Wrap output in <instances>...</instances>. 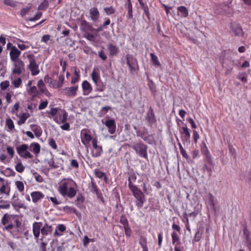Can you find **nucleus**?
I'll return each instance as SVG.
<instances>
[{
  "instance_id": "obj_54",
  "label": "nucleus",
  "mask_w": 251,
  "mask_h": 251,
  "mask_svg": "<svg viewBox=\"0 0 251 251\" xmlns=\"http://www.w3.org/2000/svg\"><path fill=\"white\" fill-rule=\"evenodd\" d=\"M15 169L17 172L22 173L25 170V167L23 166L22 162H20L15 166Z\"/></svg>"
},
{
  "instance_id": "obj_4",
  "label": "nucleus",
  "mask_w": 251,
  "mask_h": 251,
  "mask_svg": "<svg viewBox=\"0 0 251 251\" xmlns=\"http://www.w3.org/2000/svg\"><path fill=\"white\" fill-rule=\"evenodd\" d=\"M133 196L136 199L135 205L138 208H141L143 206L144 203L146 201L145 195L142 191L138 188L130 190Z\"/></svg>"
},
{
  "instance_id": "obj_63",
  "label": "nucleus",
  "mask_w": 251,
  "mask_h": 251,
  "mask_svg": "<svg viewBox=\"0 0 251 251\" xmlns=\"http://www.w3.org/2000/svg\"><path fill=\"white\" fill-rule=\"evenodd\" d=\"M12 84L15 88H18L22 84V79L21 78H18L15 79L13 82Z\"/></svg>"
},
{
  "instance_id": "obj_28",
  "label": "nucleus",
  "mask_w": 251,
  "mask_h": 251,
  "mask_svg": "<svg viewBox=\"0 0 251 251\" xmlns=\"http://www.w3.org/2000/svg\"><path fill=\"white\" fill-rule=\"evenodd\" d=\"M66 229V227L64 225L59 224L56 227L53 233L54 237H59L63 235L62 233Z\"/></svg>"
},
{
  "instance_id": "obj_44",
  "label": "nucleus",
  "mask_w": 251,
  "mask_h": 251,
  "mask_svg": "<svg viewBox=\"0 0 251 251\" xmlns=\"http://www.w3.org/2000/svg\"><path fill=\"white\" fill-rule=\"evenodd\" d=\"M37 86L40 91L42 93L47 91L45 83L42 79H40L37 83Z\"/></svg>"
},
{
  "instance_id": "obj_16",
  "label": "nucleus",
  "mask_w": 251,
  "mask_h": 251,
  "mask_svg": "<svg viewBox=\"0 0 251 251\" xmlns=\"http://www.w3.org/2000/svg\"><path fill=\"white\" fill-rule=\"evenodd\" d=\"M68 113L65 110H61L58 112V114L55 117L54 121L58 123H63L66 122L67 119Z\"/></svg>"
},
{
  "instance_id": "obj_17",
  "label": "nucleus",
  "mask_w": 251,
  "mask_h": 251,
  "mask_svg": "<svg viewBox=\"0 0 251 251\" xmlns=\"http://www.w3.org/2000/svg\"><path fill=\"white\" fill-rule=\"evenodd\" d=\"M145 119L150 125H152L156 122L153 109L151 106L148 110Z\"/></svg>"
},
{
  "instance_id": "obj_48",
  "label": "nucleus",
  "mask_w": 251,
  "mask_h": 251,
  "mask_svg": "<svg viewBox=\"0 0 251 251\" xmlns=\"http://www.w3.org/2000/svg\"><path fill=\"white\" fill-rule=\"evenodd\" d=\"M49 6L48 0H44L38 6V9L39 10H46Z\"/></svg>"
},
{
  "instance_id": "obj_20",
  "label": "nucleus",
  "mask_w": 251,
  "mask_h": 251,
  "mask_svg": "<svg viewBox=\"0 0 251 251\" xmlns=\"http://www.w3.org/2000/svg\"><path fill=\"white\" fill-rule=\"evenodd\" d=\"M105 125L108 128V131L110 134H114L116 131V125L114 119H109L105 123Z\"/></svg>"
},
{
  "instance_id": "obj_56",
  "label": "nucleus",
  "mask_w": 251,
  "mask_h": 251,
  "mask_svg": "<svg viewBox=\"0 0 251 251\" xmlns=\"http://www.w3.org/2000/svg\"><path fill=\"white\" fill-rule=\"evenodd\" d=\"M104 10L108 15L113 14L115 12V9L112 6L105 7L104 8Z\"/></svg>"
},
{
  "instance_id": "obj_34",
  "label": "nucleus",
  "mask_w": 251,
  "mask_h": 251,
  "mask_svg": "<svg viewBox=\"0 0 251 251\" xmlns=\"http://www.w3.org/2000/svg\"><path fill=\"white\" fill-rule=\"evenodd\" d=\"M31 130L33 131L36 137H39L41 136L42 129L40 126L37 125H31Z\"/></svg>"
},
{
  "instance_id": "obj_42",
  "label": "nucleus",
  "mask_w": 251,
  "mask_h": 251,
  "mask_svg": "<svg viewBox=\"0 0 251 251\" xmlns=\"http://www.w3.org/2000/svg\"><path fill=\"white\" fill-rule=\"evenodd\" d=\"M89 187L90 188L91 190L96 194V195H100V191L98 189L97 185L94 181H91V183L89 184Z\"/></svg>"
},
{
  "instance_id": "obj_27",
  "label": "nucleus",
  "mask_w": 251,
  "mask_h": 251,
  "mask_svg": "<svg viewBox=\"0 0 251 251\" xmlns=\"http://www.w3.org/2000/svg\"><path fill=\"white\" fill-rule=\"evenodd\" d=\"M91 19L94 21H97L100 17V12L98 9L94 7L91 8L89 11Z\"/></svg>"
},
{
  "instance_id": "obj_49",
  "label": "nucleus",
  "mask_w": 251,
  "mask_h": 251,
  "mask_svg": "<svg viewBox=\"0 0 251 251\" xmlns=\"http://www.w3.org/2000/svg\"><path fill=\"white\" fill-rule=\"evenodd\" d=\"M15 185L20 193H23L24 191L25 186L22 181H16L15 182Z\"/></svg>"
},
{
  "instance_id": "obj_10",
  "label": "nucleus",
  "mask_w": 251,
  "mask_h": 251,
  "mask_svg": "<svg viewBox=\"0 0 251 251\" xmlns=\"http://www.w3.org/2000/svg\"><path fill=\"white\" fill-rule=\"evenodd\" d=\"M89 133L90 131L87 129H83L81 131V142L86 148L89 146L90 141H92L93 139Z\"/></svg>"
},
{
  "instance_id": "obj_50",
  "label": "nucleus",
  "mask_w": 251,
  "mask_h": 251,
  "mask_svg": "<svg viewBox=\"0 0 251 251\" xmlns=\"http://www.w3.org/2000/svg\"><path fill=\"white\" fill-rule=\"evenodd\" d=\"M120 223L123 225V227L129 225L126 216L124 214H123L120 216Z\"/></svg>"
},
{
  "instance_id": "obj_61",
  "label": "nucleus",
  "mask_w": 251,
  "mask_h": 251,
  "mask_svg": "<svg viewBox=\"0 0 251 251\" xmlns=\"http://www.w3.org/2000/svg\"><path fill=\"white\" fill-rule=\"evenodd\" d=\"M193 138L194 143L195 144H197L198 141L200 139V136L198 132L195 130L193 131Z\"/></svg>"
},
{
  "instance_id": "obj_35",
  "label": "nucleus",
  "mask_w": 251,
  "mask_h": 251,
  "mask_svg": "<svg viewBox=\"0 0 251 251\" xmlns=\"http://www.w3.org/2000/svg\"><path fill=\"white\" fill-rule=\"evenodd\" d=\"M178 11L180 15L183 18L187 17L188 16L189 12L187 8L184 6H180L177 7Z\"/></svg>"
},
{
  "instance_id": "obj_32",
  "label": "nucleus",
  "mask_w": 251,
  "mask_h": 251,
  "mask_svg": "<svg viewBox=\"0 0 251 251\" xmlns=\"http://www.w3.org/2000/svg\"><path fill=\"white\" fill-rule=\"evenodd\" d=\"M204 148H205V150L203 151V149H202V151L203 154L205 156L206 161L210 165H213L211 155L205 144L204 145Z\"/></svg>"
},
{
  "instance_id": "obj_8",
  "label": "nucleus",
  "mask_w": 251,
  "mask_h": 251,
  "mask_svg": "<svg viewBox=\"0 0 251 251\" xmlns=\"http://www.w3.org/2000/svg\"><path fill=\"white\" fill-rule=\"evenodd\" d=\"M27 58L29 60V64L28 65V69L31 72L32 75H37L40 70L39 66L37 64L35 60V56L33 54H30L27 55Z\"/></svg>"
},
{
  "instance_id": "obj_21",
  "label": "nucleus",
  "mask_w": 251,
  "mask_h": 251,
  "mask_svg": "<svg viewBox=\"0 0 251 251\" xmlns=\"http://www.w3.org/2000/svg\"><path fill=\"white\" fill-rule=\"evenodd\" d=\"M78 86H74L70 87H65L63 89L64 93L70 97H74L76 95Z\"/></svg>"
},
{
  "instance_id": "obj_52",
  "label": "nucleus",
  "mask_w": 251,
  "mask_h": 251,
  "mask_svg": "<svg viewBox=\"0 0 251 251\" xmlns=\"http://www.w3.org/2000/svg\"><path fill=\"white\" fill-rule=\"evenodd\" d=\"M6 126L10 130H13L15 127L14 122L10 118L6 119Z\"/></svg>"
},
{
  "instance_id": "obj_1",
  "label": "nucleus",
  "mask_w": 251,
  "mask_h": 251,
  "mask_svg": "<svg viewBox=\"0 0 251 251\" xmlns=\"http://www.w3.org/2000/svg\"><path fill=\"white\" fill-rule=\"evenodd\" d=\"M76 183L70 178H64L58 184V191L64 198H73L76 194Z\"/></svg>"
},
{
  "instance_id": "obj_45",
  "label": "nucleus",
  "mask_w": 251,
  "mask_h": 251,
  "mask_svg": "<svg viewBox=\"0 0 251 251\" xmlns=\"http://www.w3.org/2000/svg\"><path fill=\"white\" fill-rule=\"evenodd\" d=\"M80 25H81V27L84 30H90L92 28V26L90 25V24L84 19L81 20Z\"/></svg>"
},
{
  "instance_id": "obj_31",
  "label": "nucleus",
  "mask_w": 251,
  "mask_h": 251,
  "mask_svg": "<svg viewBox=\"0 0 251 251\" xmlns=\"http://www.w3.org/2000/svg\"><path fill=\"white\" fill-rule=\"evenodd\" d=\"M10 192V187L7 184H2L0 187V195H5L6 197H9Z\"/></svg>"
},
{
  "instance_id": "obj_53",
  "label": "nucleus",
  "mask_w": 251,
  "mask_h": 251,
  "mask_svg": "<svg viewBox=\"0 0 251 251\" xmlns=\"http://www.w3.org/2000/svg\"><path fill=\"white\" fill-rule=\"evenodd\" d=\"M118 200L117 201V203L116 204V208L118 210H121V211L123 212L124 210V208L123 206V205L121 203V201L120 198V196L119 194H117Z\"/></svg>"
},
{
  "instance_id": "obj_36",
  "label": "nucleus",
  "mask_w": 251,
  "mask_h": 251,
  "mask_svg": "<svg viewBox=\"0 0 251 251\" xmlns=\"http://www.w3.org/2000/svg\"><path fill=\"white\" fill-rule=\"evenodd\" d=\"M139 243L140 245L141 246L143 251L148 250V240L147 238L141 236L139 239Z\"/></svg>"
},
{
  "instance_id": "obj_25",
  "label": "nucleus",
  "mask_w": 251,
  "mask_h": 251,
  "mask_svg": "<svg viewBox=\"0 0 251 251\" xmlns=\"http://www.w3.org/2000/svg\"><path fill=\"white\" fill-rule=\"evenodd\" d=\"M82 88L83 91V95L86 96L90 94L93 89L91 84L87 80H84L82 83Z\"/></svg>"
},
{
  "instance_id": "obj_37",
  "label": "nucleus",
  "mask_w": 251,
  "mask_h": 251,
  "mask_svg": "<svg viewBox=\"0 0 251 251\" xmlns=\"http://www.w3.org/2000/svg\"><path fill=\"white\" fill-rule=\"evenodd\" d=\"M30 115L28 113H23L20 117V120L18 121L17 124L18 125H22L25 123L26 119L29 118Z\"/></svg>"
},
{
  "instance_id": "obj_57",
  "label": "nucleus",
  "mask_w": 251,
  "mask_h": 251,
  "mask_svg": "<svg viewBox=\"0 0 251 251\" xmlns=\"http://www.w3.org/2000/svg\"><path fill=\"white\" fill-rule=\"evenodd\" d=\"M64 75H60L58 78V82L56 84V88H60L62 86L63 83L64 81Z\"/></svg>"
},
{
  "instance_id": "obj_58",
  "label": "nucleus",
  "mask_w": 251,
  "mask_h": 251,
  "mask_svg": "<svg viewBox=\"0 0 251 251\" xmlns=\"http://www.w3.org/2000/svg\"><path fill=\"white\" fill-rule=\"evenodd\" d=\"M3 3L6 5L10 6L12 7L16 6V3L13 0H3Z\"/></svg>"
},
{
  "instance_id": "obj_47",
  "label": "nucleus",
  "mask_w": 251,
  "mask_h": 251,
  "mask_svg": "<svg viewBox=\"0 0 251 251\" xmlns=\"http://www.w3.org/2000/svg\"><path fill=\"white\" fill-rule=\"evenodd\" d=\"M233 31L236 36H240L243 34V31L241 27L239 25H236L233 27Z\"/></svg>"
},
{
  "instance_id": "obj_33",
  "label": "nucleus",
  "mask_w": 251,
  "mask_h": 251,
  "mask_svg": "<svg viewBox=\"0 0 251 251\" xmlns=\"http://www.w3.org/2000/svg\"><path fill=\"white\" fill-rule=\"evenodd\" d=\"M107 49L111 56L116 55L119 51L118 48L112 44H109L107 46Z\"/></svg>"
},
{
  "instance_id": "obj_51",
  "label": "nucleus",
  "mask_w": 251,
  "mask_h": 251,
  "mask_svg": "<svg viewBox=\"0 0 251 251\" xmlns=\"http://www.w3.org/2000/svg\"><path fill=\"white\" fill-rule=\"evenodd\" d=\"M126 8L128 10V14H127V17L128 19H130L133 17L132 4H126Z\"/></svg>"
},
{
  "instance_id": "obj_15",
  "label": "nucleus",
  "mask_w": 251,
  "mask_h": 251,
  "mask_svg": "<svg viewBox=\"0 0 251 251\" xmlns=\"http://www.w3.org/2000/svg\"><path fill=\"white\" fill-rule=\"evenodd\" d=\"M206 203H207L211 209L216 211L217 200L212 193H209L205 197Z\"/></svg>"
},
{
  "instance_id": "obj_19",
  "label": "nucleus",
  "mask_w": 251,
  "mask_h": 251,
  "mask_svg": "<svg viewBox=\"0 0 251 251\" xmlns=\"http://www.w3.org/2000/svg\"><path fill=\"white\" fill-rule=\"evenodd\" d=\"M147 131H142L140 130L136 131L137 136L140 137L145 141L149 144H152L153 141V136L151 135H147Z\"/></svg>"
},
{
  "instance_id": "obj_24",
  "label": "nucleus",
  "mask_w": 251,
  "mask_h": 251,
  "mask_svg": "<svg viewBox=\"0 0 251 251\" xmlns=\"http://www.w3.org/2000/svg\"><path fill=\"white\" fill-rule=\"evenodd\" d=\"M42 223L40 222H34L32 225L33 233L35 239H38L41 231V226Z\"/></svg>"
},
{
  "instance_id": "obj_40",
  "label": "nucleus",
  "mask_w": 251,
  "mask_h": 251,
  "mask_svg": "<svg viewBox=\"0 0 251 251\" xmlns=\"http://www.w3.org/2000/svg\"><path fill=\"white\" fill-rule=\"evenodd\" d=\"M95 174L96 177L99 178H103L105 182H107V177L105 173L102 172L99 170H95Z\"/></svg>"
},
{
  "instance_id": "obj_12",
  "label": "nucleus",
  "mask_w": 251,
  "mask_h": 251,
  "mask_svg": "<svg viewBox=\"0 0 251 251\" xmlns=\"http://www.w3.org/2000/svg\"><path fill=\"white\" fill-rule=\"evenodd\" d=\"M190 130L186 126L181 127L179 130L180 134V138L183 144L187 142H190Z\"/></svg>"
},
{
  "instance_id": "obj_22",
  "label": "nucleus",
  "mask_w": 251,
  "mask_h": 251,
  "mask_svg": "<svg viewBox=\"0 0 251 251\" xmlns=\"http://www.w3.org/2000/svg\"><path fill=\"white\" fill-rule=\"evenodd\" d=\"M136 179L137 176L135 173H132L129 174L128 178V186L130 190L138 188L137 186L134 185L133 183L136 181Z\"/></svg>"
},
{
  "instance_id": "obj_6",
  "label": "nucleus",
  "mask_w": 251,
  "mask_h": 251,
  "mask_svg": "<svg viewBox=\"0 0 251 251\" xmlns=\"http://www.w3.org/2000/svg\"><path fill=\"white\" fill-rule=\"evenodd\" d=\"M132 148L135 151L140 157L144 158H148L147 149L148 146L144 143L140 142L139 143L134 144Z\"/></svg>"
},
{
  "instance_id": "obj_60",
  "label": "nucleus",
  "mask_w": 251,
  "mask_h": 251,
  "mask_svg": "<svg viewBox=\"0 0 251 251\" xmlns=\"http://www.w3.org/2000/svg\"><path fill=\"white\" fill-rule=\"evenodd\" d=\"M64 210L67 212L76 213V209L73 207L65 206L64 207Z\"/></svg>"
},
{
  "instance_id": "obj_38",
  "label": "nucleus",
  "mask_w": 251,
  "mask_h": 251,
  "mask_svg": "<svg viewBox=\"0 0 251 251\" xmlns=\"http://www.w3.org/2000/svg\"><path fill=\"white\" fill-rule=\"evenodd\" d=\"M150 55L151 57V61L152 64L155 66H160L161 64L158 60V57L153 53H151Z\"/></svg>"
},
{
  "instance_id": "obj_18",
  "label": "nucleus",
  "mask_w": 251,
  "mask_h": 251,
  "mask_svg": "<svg viewBox=\"0 0 251 251\" xmlns=\"http://www.w3.org/2000/svg\"><path fill=\"white\" fill-rule=\"evenodd\" d=\"M21 54V51L19 50L15 46H12L10 51V56L12 61L20 60L19 59Z\"/></svg>"
},
{
  "instance_id": "obj_41",
  "label": "nucleus",
  "mask_w": 251,
  "mask_h": 251,
  "mask_svg": "<svg viewBox=\"0 0 251 251\" xmlns=\"http://www.w3.org/2000/svg\"><path fill=\"white\" fill-rule=\"evenodd\" d=\"M44 81L45 83L48 84L49 86H52L54 88H56L55 81L53 80L51 77H50L48 75L45 76Z\"/></svg>"
},
{
  "instance_id": "obj_13",
  "label": "nucleus",
  "mask_w": 251,
  "mask_h": 251,
  "mask_svg": "<svg viewBox=\"0 0 251 251\" xmlns=\"http://www.w3.org/2000/svg\"><path fill=\"white\" fill-rule=\"evenodd\" d=\"M14 62V68L12 69V73L14 74L21 75L25 70V64L21 60L13 61Z\"/></svg>"
},
{
  "instance_id": "obj_5",
  "label": "nucleus",
  "mask_w": 251,
  "mask_h": 251,
  "mask_svg": "<svg viewBox=\"0 0 251 251\" xmlns=\"http://www.w3.org/2000/svg\"><path fill=\"white\" fill-rule=\"evenodd\" d=\"M91 76L93 82L96 86V91L100 92L103 91L104 86L100 79L99 70L94 69L91 74Z\"/></svg>"
},
{
  "instance_id": "obj_3",
  "label": "nucleus",
  "mask_w": 251,
  "mask_h": 251,
  "mask_svg": "<svg viewBox=\"0 0 251 251\" xmlns=\"http://www.w3.org/2000/svg\"><path fill=\"white\" fill-rule=\"evenodd\" d=\"M52 232V227L47 224H45L44 226L41 229V248L45 249V248L50 240V238L49 235H51Z\"/></svg>"
},
{
  "instance_id": "obj_59",
  "label": "nucleus",
  "mask_w": 251,
  "mask_h": 251,
  "mask_svg": "<svg viewBox=\"0 0 251 251\" xmlns=\"http://www.w3.org/2000/svg\"><path fill=\"white\" fill-rule=\"evenodd\" d=\"M124 229L125 232V235L126 237H129L132 233V230L129 227V226H127L124 227Z\"/></svg>"
},
{
  "instance_id": "obj_7",
  "label": "nucleus",
  "mask_w": 251,
  "mask_h": 251,
  "mask_svg": "<svg viewBox=\"0 0 251 251\" xmlns=\"http://www.w3.org/2000/svg\"><path fill=\"white\" fill-rule=\"evenodd\" d=\"M16 218V215L5 213L3 215L1 220V223L5 226L4 229L9 230L13 228L14 225L12 221Z\"/></svg>"
},
{
  "instance_id": "obj_55",
  "label": "nucleus",
  "mask_w": 251,
  "mask_h": 251,
  "mask_svg": "<svg viewBox=\"0 0 251 251\" xmlns=\"http://www.w3.org/2000/svg\"><path fill=\"white\" fill-rule=\"evenodd\" d=\"M31 6H26L22 8L21 10L20 15L22 17L25 16L27 13H28L31 10Z\"/></svg>"
},
{
  "instance_id": "obj_29",
  "label": "nucleus",
  "mask_w": 251,
  "mask_h": 251,
  "mask_svg": "<svg viewBox=\"0 0 251 251\" xmlns=\"http://www.w3.org/2000/svg\"><path fill=\"white\" fill-rule=\"evenodd\" d=\"M11 204L13 208L16 211L19 212L21 208H26V206L25 204L20 200H17L12 202Z\"/></svg>"
},
{
  "instance_id": "obj_9",
  "label": "nucleus",
  "mask_w": 251,
  "mask_h": 251,
  "mask_svg": "<svg viewBox=\"0 0 251 251\" xmlns=\"http://www.w3.org/2000/svg\"><path fill=\"white\" fill-rule=\"evenodd\" d=\"M28 148V146L26 144H24L17 147L16 148V150L17 153L21 157L25 159L32 158L33 156L29 151H27Z\"/></svg>"
},
{
  "instance_id": "obj_64",
  "label": "nucleus",
  "mask_w": 251,
  "mask_h": 251,
  "mask_svg": "<svg viewBox=\"0 0 251 251\" xmlns=\"http://www.w3.org/2000/svg\"><path fill=\"white\" fill-rule=\"evenodd\" d=\"M19 107H20L19 102H16L14 105L13 107L11 109V113H12L13 114H17V112L19 109Z\"/></svg>"
},
{
  "instance_id": "obj_23",
  "label": "nucleus",
  "mask_w": 251,
  "mask_h": 251,
  "mask_svg": "<svg viewBox=\"0 0 251 251\" xmlns=\"http://www.w3.org/2000/svg\"><path fill=\"white\" fill-rule=\"evenodd\" d=\"M63 160L62 158H58L55 162L52 158L48 161V164L51 169H57L63 165Z\"/></svg>"
},
{
  "instance_id": "obj_39",
  "label": "nucleus",
  "mask_w": 251,
  "mask_h": 251,
  "mask_svg": "<svg viewBox=\"0 0 251 251\" xmlns=\"http://www.w3.org/2000/svg\"><path fill=\"white\" fill-rule=\"evenodd\" d=\"M220 7L223 10L226 14H230L231 13V7L228 4L225 2L220 4Z\"/></svg>"
},
{
  "instance_id": "obj_62",
  "label": "nucleus",
  "mask_w": 251,
  "mask_h": 251,
  "mask_svg": "<svg viewBox=\"0 0 251 251\" xmlns=\"http://www.w3.org/2000/svg\"><path fill=\"white\" fill-rule=\"evenodd\" d=\"M245 234L247 242V247L249 251H251V239L250 238L249 234H246L245 232Z\"/></svg>"
},
{
  "instance_id": "obj_30",
  "label": "nucleus",
  "mask_w": 251,
  "mask_h": 251,
  "mask_svg": "<svg viewBox=\"0 0 251 251\" xmlns=\"http://www.w3.org/2000/svg\"><path fill=\"white\" fill-rule=\"evenodd\" d=\"M29 148L30 151H32L35 154H38L39 153L41 150V147L39 144L35 142L31 143L29 146Z\"/></svg>"
},
{
  "instance_id": "obj_46",
  "label": "nucleus",
  "mask_w": 251,
  "mask_h": 251,
  "mask_svg": "<svg viewBox=\"0 0 251 251\" xmlns=\"http://www.w3.org/2000/svg\"><path fill=\"white\" fill-rule=\"evenodd\" d=\"M0 202V209H9L10 208V202L7 201L1 200Z\"/></svg>"
},
{
  "instance_id": "obj_2",
  "label": "nucleus",
  "mask_w": 251,
  "mask_h": 251,
  "mask_svg": "<svg viewBox=\"0 0 251 251\" xmlns=\"http://www.w3.org/2000/svg\"><path fill=\"white\" fill-rule=\"evenodd\" d=\"M172 229L174 230L171 233L172 244L175 245V251H182L180 246L181 242L180 239L181 228L179 226L173 223L172 226Z\"/></svg>"
},
{
  "instance_id": "obj_11",
  "label": "nucleus",
  "mask_w": 251,
  "mask_h": 251,
  "mask_svg": "<svg viewBox=\"0 0 251 251\" xmlns=\"http://www.w3.org/2000/svg\"><path fill=\"white\" fill-rule=\"evenodd\" d=\"M92 145L94 149L91 151L92 156L94 157L100 156L103 151L102 147L98 145V140L96 138L92 140Z\"/></svg>"
},
{
  "instance_id": "obj_14",
  "label": "nucleus",
  "mask_w": 251,
  "mask_h": 251,
  "mask_svg": "<svg viewBox=\"0 0 251 251\" xmlns=\"http://www.w3.org/2000/svg\"><path fill=\"white\" fill-rule=\"evenodd\" d=\"M126 64L128 66L130 71L132 72L135 70V67L138 66L137 59L131 54H127L126 55Z\"/></svg>"
},
{
  "instance_id": "obj_26",
  "label": "nucleus",
  "mask_w": 251,
  "mask_h": 251,
  "mask_svg": "<svg viewBox=\"0 0 251 251\" xmlns=\"http://www.w3.org/2000/svg\"><path fill=\"white\" fill-rule=\"evenodd\" d=\"M32 201L34 203H36L39 201L43 199L45 195L44 194L39 191H34L30 194Z\"/></svg>"
},
{
  "instance_id": "obj_43",
  "label": "nucleus",
  "mask_w": 251,
  "mask_h": 251,
  "mask_svg": "<svg viewBox=\"0 0 251 251\" xmlns=\"http://www.w3.org/2000/svg\"><path fill=\"white\" fill-rule=\"evenodd\" d=\"M2 173L7 177L13 176L15 175V172L10 168H7L5 170L2 171Z\"/></svg>"
}]
</instances>
